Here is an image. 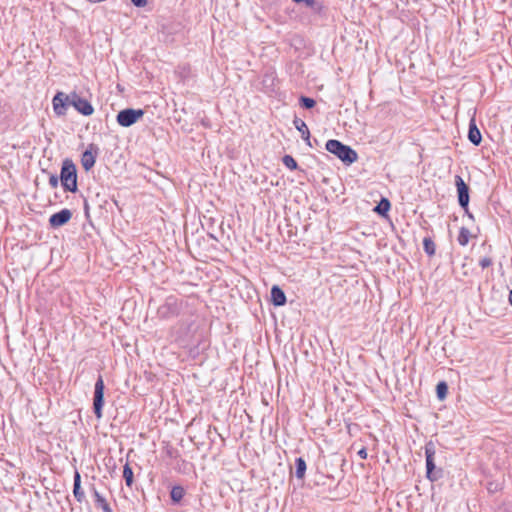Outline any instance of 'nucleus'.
I'll return each mask as SVG.
<instances>
[{
  "mask_svg": "<svg viewBox=\"0 0 512 512\" xmlns=\"http://www.w3.org/2000/svg\"><path fill=\"white\" fill-rule=\"evenodd\" d=\"M468 139L474 145H479L482 140L481 133L479 129L476 127L474 121L472 120L469 125Z\"/></svg>",
  "mask_w": 512,
  "mask_h": 512,
  "instance_id": "nucleus-14",
  "label": "nucleus"
},
{
  "mask_svg": "<svg viewBox=\"0 0 512 512\" xmlns=\"http://www.w3.org/2000/svg\"><path fill=\"white\" fill-rule=\"evenodd\" d=\"M271 301L275 306H282L286 303L285 293L276 285L271 289Z\"/></svg>",
  "mask_w": 512,
  "mask_h": 512,
  "instance_id": "nucleus-12",
  "label": "nucleus"
},
{
  "mask_svg": "<svg viewBox=\"0 0 512 512\" xmlns=\"http://www.w3.org/2000/svg\"><path fill=\"white\" fill-rule=\"evenodd\" d=\"M93 495L95 497V503L98 507H100L104 512H112V509L107 503L106 499L96 489L93 490Z\"/></svg>",
  "mask_w": 512,
  "mask_h": 512,
  "instance_id": "nucleus-15",
  "label": "nucleus"
},
{
  "mask_svg": "<svg viewBox=\"0 0 512 512\" xmlns=\"http://www.w3.org/2000/svg\"><path fill=\"white\" fill-rule=\"evenodd\" d=\"M326 149L347 165L354 163L358 158L355 150L338 140H328L326 143Z\"/></svg>",
  "mask_w": 512,
  "mask_h": 512,
  "instance_id": "nucleus-1",
  "label": "nucleus"
},
{
  "mask_svg": "<svg viewBox=\"0 0 512 512\" xmlns=\"http://www.w3.org/2000/svg\"><path fill=\"white\" fill-rule=\"evenodd\" d=\"M357 454L361 459L367 458V451L365 448L360 449Z\"/></svg>",
  "mask_w": 512,
  "mask_h": 512,
  "instance_id": "nucleus-29",
  "label": "nucleus"
},
{
  "mask_svg": "<svg viewBox=\"0 0 512 512\" xmlns=\"http://www.w3.org/2000/svg\"><path fill=\"white\" fill-rule=\"evenodd\" d=\"M104 381L99 375L94 387L93 410L97 419L102 418V408L104 405Z\"/></svg>",
  "mask_w": 512,
  "mask_h": 512,
  "instance_id": "nucleus-4",
  "label": "nucleus"
},
{
  "mask_svg": "<svg viewBox=\"0 0 512 512\" xmlns=\"http://www.w3.org/2000/svg\"><path fill=\"white\" fill-rule=\"evenodd\" d=\"M144 115L142 109L127 108L117 114V123L122 127H130Z\"/></svg>",
  "mask_w": 512,
  "mask_h": 512,
  "instance_id": "nucleus-3",
  "label": "nucleus"
},
{
  "mask_svg": "<svg viewBox=\"0 0 512 512\" xmlns=\"http://www.w3.org/2000/svg\"><path fill=\"white\" fill-rule=\"evenodd\" d=\"M293 1L296 3H300V2H303L304 0H293Z\"/></svg>",
  "mask_w": 512,
  "mask_h": 512,
  "instance_id": "nucleus-33",
  "label": "nucleus"
},
{
  "mask_svg": "<svg viewBox=\"0 0 512 512\" xmlns=\"http://www.w3.org/2000/svg\"><path fill=\"white\" fill-rule=\"evenodd\" d=\"M53 110L56 115L64 116L66 114V107L70 105L69 95H66L63 92H58L52 100Z\"/></svg>",
  "mask_w": 512,
  "mask_h": 512,
  "instance_id": "nucleus-7",
  "label": "nucleus"
},
{
  "mask_svg": "<svg viewBox=\"0 0 512 512\" xmlns=\"http://www.w3.org/2000/svg\"><path fill=\"white\" fill-rule=\"evenodd\" d=\"M466 214L469 216V218H473L472 214L468 211Z\"/></svg>",
  "mask_w": 512,
  "mask_h": 512,
  "instance_id": "nucleus-32",
  "label": "nucleus"
},
{
  "mask_svg": "<svg viewBox=\"0 0 512 512\" xmlns=\"http://www.w3.org/2000/svg\"><path fill=\"white\" fill-rule=\"evenodd\" d=\"M283 164L289 168L290 170L297 169V162L295 159L290 155H285L282 159Z\"/></svg>",
  "mask_w": 512,
  "mask_h": 512,
  "instance_id": "nucleus-24",
  "label": "nucleus"
},
{
  "mask_svg": "<svg viewBox=\"0 0 512 512\" xmlns=\"http://www.w3.org/2000/svg\"><path fill=\"white\" fill-rule=\"evenodd\" d=\"M175 303H171V302H167L165 305L161 306L158 310V313L163 316V317H166L168 316L170 310H171V313L172 314H175L176 313V309H175Z\"/></svg>",
  "mask_w": 512,
  "mask_h": 512,
  "instance_id": "nucleus-22",
  "label": "nucleus"
},
{
  "mask_svg": "<svg viewBox=\"0 0 512 512\" xmlns=\"http://www.w3.org/2000/svg\"><path fill=\"white\" fill-rule=\"evenodd\" d=\"M299 101H300L301 106L306 109H311L316 104L314 99L306 97V96H301Z\"/></svg>",
  "mask_w": 512,
  "mask_h": 512,
  "instance_id": "nucleus-25",
  "label": "nucleus"
},
{
  "mask_svg": "<svg viewBox=\"0 0 512 512\" xmlns=\"http://www.w3.org/2000/svg\"><path fill=\"white\" fill-rule=\"evenodd\" d=\"M479 265L481 266L482 269L488 268L489 266L492 265V259L490 257H483L479 261Z\"/></svg>",
  "mask_w": 512,
  "mask_h": 512,
  "instance_id": "nucleus-26",
  "label": "nucleus"
},
{
  "mask_svg": "<svg viewBox=\"0 0 512 512\" xmlns=\"http://www.w3.org/2000/svg\"><path fill=\"white\" fill-rule=\"evenodd\" d=\"M60 181L64 190L69 192L77 191V170L75 164L69 159L63 161Z\"/></svg>",
  "mask_w": 512,
  "mask_h": 512,
  "instance_id": "nucleus-2",
  "label": "nucleus"
},
{
  "mask_svg": "<svg viewBox=\"0 0 512 512\" xmlns=\"http://www.w3.org/2000/svg\"><path fill=\"white\" fill-rule=\"evenodd\" d=\"M73 494L78 502H82L85 498L84 492L81 489V476L78 471L74 473Z\"/></svg>",
  "mask_w": 512,
  "mask_h": 512,
  "instance_id": "nucleus-13",
  "label": "nucleus"
},
{
  "mask_svg": "<svg viewBox=\"0 0 512 512\" xmlns=\"http://www.w3.org/2000/svg\"><path fill=\"white\" fill-rule=\"evenodd\" d=\"M70 105H72L79 113L84 116H90L94 112V108L91 103L80 97L76 92L69 94Z\"/></svg>",
  "mask_w": 512,
  "mask_h": 512,
  "instance_id": "nucleus-5",
  "label": "nucleus"
},
{
  "mask_svg": "<svg viewBox=\"0 0 512 512\" xmlns=\"http://www.w3.org/2000/svg\"><path fill=\"white\" fill-rule=\"evenodd\" d=\"M425 456H426V469H427V477L432 479L431 475L433 470L435 469L434 456H435V446L433 442H428L425 445Z\"/></svg>",
  "mask_w": 512,
  "mask_h": 512,
  "instance_id": "nucleus-9",
  "label": "nucleus"
},
{
  "mask_svg": "<svg viewBox=\"0 0 512 512\" xmlns=\"http://www.w3.org/2000/svg\"><path fill=\"white\" fill-rule=\"evenodd\" d=\"M455 185L458 192L459 205L465 210V212H468L469 188L463 178L459 175L455 176Z\"/></svg>",
  "mask_w": 512,
  "mask_h": 512,
  "instance_id": "nucleus-6",
  "label": "nucleus"
},
{
  "mask_svg": "<svg viewBox=\"0 0 512 512\" xmlns=\"http://www.w3.org/2000/svg\"><path fill=\"white\" fill-rule=\"evenodd\" d=\"M71 217L72 212L69 209L65 208L51 215L49 218V224L52 228H58L68 223Z\"/></svg>",
  "mask_w": 512,
  "mask_h": 512,
  "instance_id": "nucleus-8",
  "label": "nucleus"
},
{
  "mask_svg": "<svg viewBox=\"0 0 512 512\" xmlns=\"http://www.w3.org/2000/svg\"><path fill=\"white\" fill-rule=\"evenodd\" d=\"M509 302H510V304L512 305V290H511V291H510V293H509Z\"/></svg>",
  "mask_w": 512,
  "mask_h": 512,
  "instance_id": "nucleus-31",
  "label": "nucleus"
},
{
  "mask_svg": "<svg viewBox=\"0 0 512 512\" xmlns=\"http://www.w3.org/2000/svg\"><path fill=\"white\" fill-rule=\"evenodd\" d=\"M295 467H296V477L299 479H302L306 472V462L303 458L299 457L295 461Z\"/></svg>",
  "mask_w": 512,
  "mask_h": 512,
  "instance_id": "nucleus-16",
  "label": "nucleus"
},
{
  "mask_svg": "<svg viewBox=\"0 0 512 512\" xmlns=\"http://www.w3.org/2000/svg\"><path fill=\"white\" fill-rule=\"evenodd\" d=\"M423 248H424V251L429 256H432L435 254L436 247H435L434 241L431 238L426 237L423 239Z\"/></svg>",
  "mask_w": 512,
  "mask_h": 512,
  "instance_id": "nucleus-21",
  "label": "nucleus"
},
{
  "mask_svg": "<svg viewBox=\"0 0 512 512\" xmlns=\"http://www.w3.org/2000/svg\"><path fill=\"white\" fill-rule=\"evenodd\" d=\"M123 478L125 479L126 485L131 487L133 484V471L128 463L124 465Z\"/></svg>",
  "mask_w": 512,
  "mask_h": 512,
  "instance_id": "nucleus-19",
  "label": "nucleus"
},
{
  "mask_svg": "<svg viewBox=\"0 0 512 512\" xmlns=\"http://www.w3.org/2000/svg\"><path fill=\"white\" fill-rule=\"evenodd\" d=\"M92 148L93 145H91L90 149L86 150L81 157V164L85 171H89L95 165L96 162V156L91 151Z\"/></svg>",
  "mask_w": 512,
  "mask_h": 512,
  "instance_id": "nucleus-11",
  "label": "nucleus"
},
{
  "mask_svg": "<svg viewBox=\"0 0 512 512\" xmlns=\"http://www.w3.org/2000/svg\"><path fill=\"white\" fill-rule=\"evenodd\" d=\"M131 2L133 3V5L139 8L144 7L147 4V0H131Z\"/></svg>",
  "mask_w": 512,
  "mask_h": 512,
  "instance_id": "nucleus-28",
  "label": "nucleus"
},
{
  "mask_svg": "<svg viewBox=\"0 0 512 512\" xmlns=\"http://www.w3.org/2000/svg\"><path fill=\"white\" fill-rule=\"evenodd\" d=\"M470 231L465 228V227H462L459 231V235H458V238H457V241L458 243L461 245V246H466L469 242V239H470Z\"/></svg>",
  "mask_w": 512,
  "mask_h": 512,
  "instance_id": "nucleus-17",
  "label": "nucleus"
},
{
  "mask_svg": "<svg viewBox=\"0 0 512 512\" xmlns=\"http://www.w3.org/2000/svg\"><path fill=\"white\" fill-rule=\"evenodd\" d=\"M303 2H305L308 7H313L315 4V0H304Z\"/></svg>",
  "mask_w": 512,
  "mask_h": 512,
  "instance_id": "nucleus-30",
  "label": "nucleus"
},
{
  "mask_svg": "<svg viewBox=\"0 0 512 512\" xmlns=\"http://www.w3.org/2000/svg\"><path fill=\"white\" fill-rule=\"evenodd\" d=\"M184 494V489L181 486H174L170 492L171 499L176 503L183 499Z\"/></svg>",
  "mask_w": 512,
  "mask_h": 512,
  "instance_id": "nucleus-18",
  "label": "nucleus"
},
{
  "mask_svg": "<svg viewBox=\"0 0 512 512\" xmlns=\"http://www.w3.org/2000/svg\"><path fill=\"white\" fill-rule=\"evenodd\" d=\"M58 184H59V179L56 175L52 174L50 175L49 177V185L52 187V188H57L58 187Z\"/></svg>",
  "mask_w": 512,
  "mask_h": 512,
  "instance_id": "nucleus-27",
  "label": "nucleus"
},
{
  "mask_svg": "<svg viewBox=\"0 0 512 512\" xmlns=\"http://www.w3.org/2000/svg\"><path fill=\"white\" fill-rule=\"evenodd\" d=\"M293 124L295 128L301 133V136L303 140L306 142V144L311 147L312 145L310 142V131L306 123L303 120L295 117L293 120Z\"/></svg>",
  "mask_w": 512,
  "mask_h": 512,
  "instance_id": "nucleus-10",
  "label": "nucleus"
},
{
  "mask_svg": "<svg viewBox=\"0 0 512 512\" xmlns=\"http://www.w3.org/2000/svg\"><path fill=\"white\" fill-rule=\"evenodd\" d=\"M436 392H437L438 398L440 400H443L446 397L447 392H448V386H447L446 382H444V381L439 382L436 387Z\"/></svg>",
  "mask_w": 512,
  "mask_h": 512,
  "instance_id": "nucleus-23",
  "label": "nucleus"
},
{
  "mask_svg": "<svg viewBox=\"0 0 512 512\" xmlns=\"http://www.w3.org/2000/svg\"><path fill=\"white\" fill-rule=\"evenodd\" d=\"M390 202L388 199L383 198L379 204L375 207V211L380 215H385L390 209Z\"/></svg>",
  "mask_w": 512,
  "mask_h": 512,
  "instance_id": "nucleus-20",
  "label": "nucleus"
}]
</instances>
